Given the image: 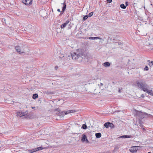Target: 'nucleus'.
<instances>
[{"label":"nucleus","mask_w":153,"mask_h":153,"mask_svg":"<svg viewBox=\"0 0 153 153\" xmlns=\"http://www.w3.org/2000/svg\"><path fill=\"white\" fill-rule=\"evenodd\" d=\"M71 56L72 59H76L81 56L80 54H77L75 52H73L71 54Z\"/></svg>","instance_id":"obj_7"},{"label":"nucleus","mask_w":153,"mask_h":153,"mask_svg":"<svg viewBox=\"0 0 153 153\" xmlns=\"http://www.w3.org/2000/svg\"><path fill=\"white\" fill-rule=\"evenodd\" d=\"M26 48V46L21 45L15 47V49L16 51L20 54L25 53Z\"/></svg>","instance_id":"obj_3"},{"label":"nucleus","mask_w":153,"mask_h":153,"mask_svg":"<svg viewBox=\"0 0 153 153\" xmlns=\"http://www.w3.org/2000/svg\"><path fill=\"white\" fill-rule=\"evenodd\" d=\"M69 22V20H67L66 22L61 25V28L62 29L65 27L68 24V23Z\"/></svg>","instance_id":"obj_13"},{"label":"nucleus","mask_w":153,"mask_h":153,"mask_svg":"<svg viewBox=\"0 0 153 153\" xmlns=\"http://www.w3.org/2000/svg\"><path fill=\"white\" fill-rule=\"evenodd\" d=\"M76 111L74 110H70L65 111H58V113L57 114L58 115L61 117H63L65 115H66L68 114L73 113L75 112ZM57 114V113H56Z\"/></svg>","instance_id":"obj_4"},{"label":"nucleus","mask_w":153,"mask_h":153,"mask_svg":"<svg viewBox=\"0 0 153 153\" xmlns=\"http://www.w3.org/2000/svg\"><path fill=\"white\" fill-rule=\"evenodd\" d=\"M128 2H126V7L127 6H128Z\"/></svg>","instance_id":"obj_38"},{"label":"nucleus","mask_w":153,"mask_h":153,"mask_svg":"<svg viewBox=\"0 0 153 153\" xmlns=\"http://www.w3.org/2000/svg\"><path fill=\"white\" fill-rule=\"evenodd\" d=\"M145 115H146L147 117H150L152 116V115L151 114L145 113Z\"/></svg>","instance_id":"obj_33"},{"label":"nucleus","mask_w":153,"mask_h":153,"mask_svg":"<svg viewBox=\"0 0 153 153\" xmlns=\"http://www.w3.org/2000/svg\"><path fill=\"white\" fill-rule=\"evenodd\" d=\"M136 85L144 92H146L149 88V86L142 80L137 81L136 82Z\"/></svg>","instance_id":"obj_2"},{"label":"nucleus","mask_w":153,"mask_h":153,"mask_svg":"<svg viewBox=\"0 0 153 153\" xmlns=\"http://www.w3.org/2000/svg\"><path fill=\"white\" fill-rule=\"evenodd\" d=\"M136 113V116L137 118H139V119H142L144 117L145 113L138 111H137Z\"/></svg>","instance_id":"obj_5"},{"label":"nucleus","mask_w":153,"mask_h":153,"mask_svg":"<svg viewBox=\"0 0 153 153\" xmlns=\"http://www.w3.org/2000/svg\"><path fill=\"white\" fill-rule=\"evenodd\" d=\"M68 57H69L70 56H69V55H68Z\"/></svg>","instance_id":"obj_47"},{"label":"nucleus","mask_w":153,"mask_h":153,"mask_svg":"<svg viewBox=\"0 0 153 153\" xmlns=\"http://www.w3.org/2000/svg\"><path fill=\"white\" fill-rule=\"evenodd\" d=\"M26 114L25 112H19L17 113V116L19 117H21L23 116H25Z\"/></svg>","instance_id":"obj_12"},{"label":"nucleus","mask_w":153,"mask_h":153,"mask_svg":"<svg viewBox=\"0 0 153 153\" xmlns=\"http://www.w3.org/2000/svg\"><path fill=\"white\" fill-rule=\"evenodd\" d=\"M45 93L47 94H54L53 92L48 91H45Z\"/></svg>","instance_id":"obj_22"},{"label":"nucleus","mask_w":153,"mask_h":153,"mask_svg":"<svg viewBox=\"0 0 153 153\" xmlns=\"http://www.w3.org/2000/svg\"><path fill=\"white\" fill-rule=\"evenodd\" d=\"M120 137H124V138H130L131 137V136L129 135H125L122 136Z\"/></svg>","instance_id":"obj_24"},{"label":"nucleus","mask_w":153,"mask_h":153,"mask_svg":"<svg viewBox=\"0 0 153 153\" xmlns=\"http://www.w3.org/2000/svg\"><path fill=\"white\" fill-rule=\"evenodd\" d=\"M141 97L142 98H144V96L143 94H142L141 95Z\"/></svg>","instance_id":"obj_36"},{"label":"nucleus","mask_w":153,"mask_h":153,"mask_svg":"<svg viewBox=\"0 0 153 153\" xmlns=\"http://www.w3.org/2000/svg\"><path fill=\"white\" fill-rule=\"evenodd\" d=\"M85 141H86L87 143H88L89 142L88 139H87V138L85 140Z\"/></svg>","instance_id":"obj_40"},{"label":"nucleus","mask_w":153,"mask_h":153,"mask_svg":"<svg viewBox=\"0 0 153 153\" xmlns=\"http://www.w3.org/2000/svg\"><path fill=\"white\" fill-rule=\"evenodd\" d=\"M122 44L121 42H119L118 43V45H121Z\"/></svg>","instance_id":"obj_39"},{"label":"nucleus","mask_w":153,"mask_h":153,"mask_svg":"<svg viewBox=\"0 0 153 153\" xmlns=\"http://www.w3.org/2000/svg\"><path fill=\"white\" fill-rule=\"evenodd\" d=\"M136 85L144 92H146L149 88V86L142 80L137 81L136 82Z\"/></svg>","instance_id":"obj_1"},{"label":"nucleus","mask_w":153,"mask_h":153,"mask_svg":"<svg viewBox=\"0 0 153 153\" xmlns=\"http://www.w3.org/2000/svg\"><path fill=\"white\" fill-rule=\"evenodd\" d=\"M103 85V84L102 83H101L99 85H98L99 86H102V85Z\"/></svg>","instance_id":"obj_37"},{"label":"nucleus","mask_w":153,"mask_h":153,"mask_svg":"<svg viewBox=\"0 0 153 153\" xmlns=\"http://www.w3.org/2000/svg\"><path fill=\"white\" fill-rule=\"evenodd\" d=\"M35 108V107H32V108L34 109Z\"/></svg>","instance_id":"obj_44"},{"label":"nucleus","mask_w":153,"mask_h":153,"mask_svg":"<svg viewBox=\"0 0 153 153\" xmlns=\"http://www.w3.org/2000/svg\"><path fill=\"white\" fill-rule=\"evenodd\" d=\"M95 136L97 138H100L101 137V134L100 133H96Z\"/></svg>","instance_id":"obj_19"},{"label":"nucleus","mask_w":153,"mask_h":153,"mask_svg":"<svg viewBox=\"0 0 153 153\" xmlns=\"http://www.w3.org/2000/svg\"><path fill=\"white\" fill-rule=\"evenodd\" d=\"M152 88H149L145 92L150 95L153 96V91H152Z\"/></svg>","instance_id":"obj_10"},{"label":"nucleus","mask_w":153,"mask_h":153,"mask_svg":"<svg viewBox=\"0 0 153 153\" xmlns=\"http://www.w3.org/2000/svg\"><path fill=\"white\" fill-rule=\"evenodd\" d=\"M93 13H94L93 12H91L88 15V16H89L90 17L92 16L93 15Z\"/></svg>","instance_id":"obj_30"},{"label":"nucleus","mask_w":153,"mask_h":153,"mask_svg":"<svg viewBox=\"0 0 153 153\" xmlns=\"http://www.w3.org/2000/svg\"><path fill=\"white\" fill-rule=\"evenodd\" d=\"M139 146H134L132 147L131 149H129V151L130 152L132 153L136 152L138 150V148Z\"/></svg>","instance_id":"obj_8"},{"label":"nucleus","mask_w":153,"mask_h":153,"mask_svg":"<svg viewBox=\"0 0 153 153\" xmlns=\"http://www.w3.org/2000/svg\"><path fill=\"white\" fill-rule=\"evenodd\" d=\"M116 150H115V149L114 150H113L112 152H114L115 151H116Z\"/></svg>","instance_id":"obj_41"},{"label":"nucleus","mask_w":153,"mask_h":153,"mask_svg":"<svg viewBox=\"0 0 153 153\" xmlns=\"http://www.w3.org/2000/svg\"><path fill=\"white\" fill-rule=\"evenodd\" d=\"M86 38H87V39H99L100 40L102 39L101 38L99 37H86Z\"/></svg>","instance_id":"obj_11"},{"label":"nucleus","mask_w":153,"mask_h":153,"mask_svg":"<svg viewBox=\"0 0 153 153\" xmlns=\"http://www.w3.org/2000/svg\"><path fill=\"white\" fill-rule=\"evenodd\" d=\"M109 127H110L111 128H113L114 127V125L113 124L111 123L110 122V124L109 125Z\"/></svg>","instance_id":"obj_28"},{"label":"nucleus","mask_w":153,"mask_h":153,"mask_svg":"<svg viewBox=\"0 0 153 153\" xmlns=\"http://www.w3.org/2000/svg\"><path fill=\"white\" fill-rule=\"evenodd\" d=\"M28 27L29 28H30V32H33V31H34V27L33 26H32V25H28Z\"/></svg>","instance_id":"obj_15"},{"label":"nucleus","mask_w":153,"mask_h":153,"mask_svg":"<svg viewBox=\"0 0 153 153\" xmlns=\"http://www.w3.org/2000/svg\"><path fill=\"white\" fill-rule=\"evenodd\" d=\"M44 148L43 147H39L33 149H30L27 150L29 153H32L37 151L42 150Z\"/></svg>","instance_id":"obj_6"},{"label":"nucleus","mask_w":153,"mask_h":153,"mask_svg":"<svg viewBox=\"0 0 153 153\" xmlns=\"http://www.w3.org/2000/svg\"><path fill=\"white\" fill-rule=\"evenodd\" d=\"M87 139V137L86 135L84 134H83L82 137V141L84 142L85 141V140Z\"/></svg>","instance_id":"obj_18"},{"label":"nucleus","mask_w":153,"mask_h":153,"mask_svg":"<svg viewBox=\"0 0 153 153\" xmlns=\"http://www.w3.org/2000/svg\"><path fill=\"white\" fill-rule=\"evenodd\" d=\"M122 88H119V90H118V92L119 93L121 92V90H122Z\"/></svg>","instance_id":"obj_35"},{"label":"nucleus","mask_w":153,"mask_h":153,"mask_svg":"<svg viewBox=\"0 0 153 153\" xmlns=\"http://www.w3.org/2000/svg\"><path fill=\"white\" fill-rule=\"evenodd\" d=\"M151 41H152V42L151 43L148 42L149 45H153V43H152V42H153V38H152V39H151Z\"/></svg>","instance_id":"obj_29"},{"label":"nucleus","mask_w":153,"mask_h":153,"mask_svg":"<svg viewBox=\"0 0 153 153\" xmlns=\"http://www.w3.org/2000/svg\"><path fill=\"white\" fill-rule=\"evenodd\" d=\"M144 70H146V71H148L149 70V68L147 66H146L145 68H144Z\"/></svg>","instance_id":"obj_31"},{"label":"nucleus","mask_w":153,"mask_h":153,"mask_svg":"<svg viewBox=\"0 0 153 153\" xmlns=\"http://www.w3.org/2000/svg\"><path fill=\"white\" fill-rule=\"evenodd\" d=\"M57 11L59 12H60V10L59 9H57Z\"/></svg>","instance_id":"obj_42"},{"label":"nucleus","mask_w":153,"mask_h":153,"mask_svg":"<svg viewBox=\"0 0 153 153\" xmlns=\"http://www.w3.org/2000/svg\"><path fill=\"white\" fill-rule=\"evenodd\" d=\"M32 0H22V2L25 4L29 5L31 4Z\"/></svg>","instance_id":"obj_9"},{"label":"nucleus","mask_w":153,"mask_h":153,"mask_svg":"<svg viewBox=\"0 0 153 153\" xmlns=\"http://www.w3.org/2000/svg\"><path fill=\"white\" fill-rule=\"evenodd\" d=\"M62 4H63L62 12L63 13L65 10L66 7V5L65 2H64L63 4L62 3Z\"/></svg>","instance_id":"obj_14"},{"label":"nucleus","mask_w":153,"mask_h":153,"mask_svg":"<svg viewBox=\"0 0 153 153\" xmlns=\"http://www.w3.org/2000/svg\"><path fill=\"white\" fill-rule=\"evenodd\" d=\"M148 153H151V152H148Z\"/></svg>","instance_id":"obj_46"},{"label":"nucleus","mask_w":153,"mask_h":153,"mask_svg":"<svg viewBox=\"0 0 153 153\" xmlns=\"http://www.w3.org/2000/svg\"><path fill=\"white\" fill-rule=\"evenodd\" d=\"M82 128L83 129H86L87 128V126L86 124H84L82 125Z\"/></svg>","instance_id":"obj_25"},{"label":"nucleus","mask_w":153,"mask_h":153,"mask_svg":"<svg viewBox=\"0 0 153 153\" xmlns=\"http://www.w3.org/2000/svg\"><path fill=\"white\" fill-rule=\"evenodd\" d=\"M147 62L150 67H151L153 65V61H150L149 60H148Z\"/></svg>","instance_id":"obj_17"},{"label":"nucleus","mask_w":153,"mask_h":153,"mask_svg":"<svg viewBox=\"0 0 153 153\" xmlns=\"http://www.w3.org/2000/svg\"><path fill=\"white\" fill-rule=\"evenodd\" d=\"M121 8L122 9H126V6L125 5L123 4H121L120 5Z\"/></svg>","instance_id":"obj_23"},{"label":"nucleus","mask_w":153,"mask_h":153,"mask_svg":"<svg viewBox=\"0 0 153 153\" xmlns=\"http://www.w3.org/2000/svg\"><path fill=\"white\" fill-rule=\"evenodd\" d=\"M142 121L140 120H139V123L140 124V126L142 127H143V125L142 124Z\"/></svg>","instance_id":"obj_26"},{"label":"nucleus","mask_w":153,"mask_h":153,"mask_svg":"<svg viewBox=\"0 0 153 153\" xmlns=\"http://www.w3.org/2000/svg\"><path fill=\"white\" fill-rule=\"evenodd\" d=\"M109 124L110 122H108L107 123H105L104 124L105 127L106 128L109 127Z\"/></svg>","instance_id":"obj_21"},{"label":"nucleus","mask_w":153,"mask_h":153,"mask_svg":"<svg viewBox=\"0 0 153 153\" xmlns=\"http://www.w3.org/2000/svg\"><path fill=\"white\" fill-rule=\"evenodd\" d=\"M119 148H120L118 146H115V148H114L115 150H117L119 149Z\"/></svg>","instance_id":"obj_32"},{"label":"nucleus","mask_w":153,"mask_h":153,"mask_svg":"<svg viewBox=\"0 0 153 153\" xmlns=\"http://www.w3.org/2000/svg\"><path fill=\"white\" fill-rule=\"evenodd\" d=\"M12 102H13V103L14 102H13L12 101Z\"/></svg>","instance_id":"obj_45"},{"label":"nucleus","mask_w":153,"mask_h":153,"mask_svg":"<svg viewBox=\"0 0 153 153\" xmlns=\"http://www.w3.org/2000/svg\"><path fill=\"white\" fill-rule=\"evenodd\" d=\"M107 1L108 3H110L112 2V0H107Z\"/></svg>","instance_id":"obj_34"},{"label":"nucleus","mask_w":153,"mask_h":153,"mask_svg":"<svg viewBox=\"0 0 153 153\" xmlns=\"http://www.w3.org/2000/svg\"><path fill=\"white\" fill-rule=\"evenodd\" d=\"M38 97V95L37 94H33L32 97L33 99H35Z\"/></svg>","instance_id":"obj_20"},{"label":"nucleus","mask_w":153,"mask_h":153,"mask_svg":"<svg viewBox=\"0 0 153 153\" xmlns=\"http://www.w3.org/2000/svg\"><path fill=\"white\" fill-rule=\"evenodd\" d=\"M88 18V15H86L83 17V20H85Z\"/></svg>","instance_id":"obj_27"},{"label":"nucleus","mask_w":153,"mask_h":153,"mask_svg":"<svg viewBox=\"0 0 153 153\" xmlns=\"http://www.w3.org/2000/svg\"><path fill=\"white\" fill-rule=\"evenodd\" d=\"M58 68V67L56 66V67H55V69L56 70H57Z\"/></svg>","instance_id":"obj_43"},{"label":"nucleus","mask_w":153,"mask_h":153,"mask_svg":"<svg viewBox=\"0 0 153 153\" xmlns=\"http://www.w3.org/2000/svg\"><path fill=\"white\" fill-rule=\"evenodd\" d=\"M102 65L105 67L106 68L110 66V64L109 62H104L102 64Z\"/></svg>","instance_id":"obj_16"}]
</instances>
